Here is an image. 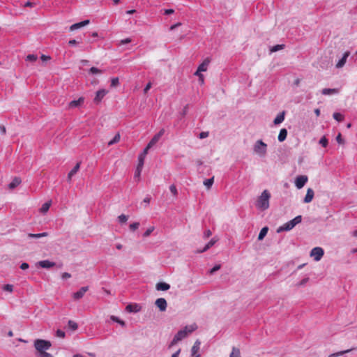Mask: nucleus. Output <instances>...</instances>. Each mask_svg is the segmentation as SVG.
Instances as JSON below:
<instances>
[{"label":"nucleus","instance_id":"3c124183","mask_svg":"<svg viewBox=\"0 0 357 357\" xmlns=\"http://www.w3.org/2000/svg\"><path fill=\"white\" fill-rule=\"evenodd\" d=\"M211 234H212V233H211V230L207 229V230H206V231L204 232V234H203V237H204V238H209V237L211 236Z\"/></svg>","mask_w":357,"mask_h":357},{"label":"nucleus","instance_id":"37998d69","mask_svg":"<svg viewBox=\"0 0 357 357\" xmlns=\"http://www.w3.org/2000/svg\"><path fill=\"white\" fill-rule=\"evenodd\" d=\"M145 157H146V156H143V155H141V154L139 155V158H138L139 162H138L137 167H143Z\"/></svg>","mask_w":357,"mask_h":357},{"label":"nucleus","instance_id":"473e14b6","mask_svg":"<svg viewBox=\"0 0 357 357\" xmlns=\"http://www.w3.org/2000/svg\"><path fill=\"white\" fill-rule=\"evenodd\" d=\"M350 351H351V349H347L345 351H339L337 353H334V354L329 355L328 357H338V356H342L346 353L349 352Z\"/></svg>","mask_w":357,"mask_h":357},{"label":"nucleus","instance_id":"864d4df0","mask_svg":"<svg viewBox=\"0 0 357 357\" xmlns=\"http://www.w3.org/2000/svg\"><path fill=\"white\" fill-rule=\"evenodd\" d=\"M195 75L198 76L199 83L201 84H204V75L201 73H199L198 75Z\"/></svg>","mask_w":357,"mask_h":357},{"label":"nucleus","instance_id":"de8ad7c7","mask_svg":"<svg viewBox=\"0 0 357 357\" xmlns=\"http://www.w3.org/2000/svg\"><path fill=\"white\" fill-rule=\"evenodd\" d=\"M3 289L6 291L12 292L13 290V286L12 284H5L3 287Z\"/></svg>","mask_w":357,"mask_h":357},{"label":"nucleus","instance_id":"052dcab7","mask_svg":"<svg viewBox=\"0 0 357 357\" xmlns=\"http://www.w3.org/2000/svg\"><path fill=\"white\" fill-rule=\"evenodd\" d=\"M220 268V265H216L210 271V273L212 274V273H215V271H218Z\"/></svg>","mask_w":357,"mask_h":357},{"label":"nucleus","instance_id":"a18cd8bd","mask_svg":"<svg viewBox=\"0 0 357 357\" xmlns=\"http://www.w3.org/2000/svg\"><path fill=\"white\" fill-rule=\"evenodd\" d=\"M328 139H326V137L325 136H324L323 137L321 138V139L319 140V144L323 146V147H326L327 145H328Z\"/></svg>","mask_w":357,"mask_h":357},{"label":"nucleus","instance_id":"aec40b11","mask_svg":"<svg viewBox=\"0 0 357 357\" xmlns=\"http://www.w3.org/2000/svg\"><path fill=\"white\" fill-rule=\"evenodd\" d=\"M38 264L42 268H50L55 266L54 262H52L49 260L40 261Z\"/></svg>","mask_w":357,"mask_h":357},{"label":"nucleus","instance_id":"c9c22d12","mask_svg":"<svg viewBox=\"0 0 357 357\" xmlns=\"http://www.w3.org/2000/svg\"><path fill=\"white\" fill-rule=\"evenodd\" d=\"M155 227L153 226H151L149 227L146 231L144 233L143 237L146 238L151 235V234L154 231Z\"/></svg>","mask_w":357,"mask_h":357},{"label":"nucleus","instance_id":"4468645a","mask_svg":"<svg viewBox=\"0 0 357 357\" xmlns=\"http://www.w3.org/2000/svg\"><path fill=\"white\" fill-rule=\"evenodd\" d=\"M88 287H82L79 291L73 294V298L75 300H79L82 298L84 296V294L88 291Z\"/></svg>","mask_w":357,"mask_h":357},{"label":"nucleus","instance_id":"0e129e2a","mask_svg":"<svg viewBox=\"0 0 357 357\" xmlns=\"http://www.w3.org/2000/svg\"><path fill=\"white\" fill-rule=\"evenodd\" d=\"M174 13V10L173 9H165L164 10L165 15H170V14H173Z\"/></svg>","mask_w":357,"mask_h":357},{"label":"nucleus","instance_id":"5701e85b","mask_svg":"<svg viewBox=\"0 0 357 357\" xmlns=\"http://www.w3.org/2000/svg\"><path fill=\"white\" fill-rule=\"evenodd\" d=\"M287 136V130L285 128L280 130L278 139L280 142H283L286 139Z\"/></svg>","mask_w":357,"mask_h":357},{"label":"nucleus","instance_id":"9d476101","mask_svg":"<svg viewBox=\"0 0 357 357\" xmlns=\"http://www.w3.org/2000/svg\"><path fill=\"white\" fill-rule=\"evenodd\" d=\"M84 102V98L80 97L77 100H72L68 103V108L73 109L80 107Z\"/></svg>","mask_w":357,"mask_h":357},{"label":"nucleus","instance_id":"58836bf2","mask_svg":"<svg viewBox=\"0 0 357 357\" xmlns=\"http://www.w3.org/2000/svg\"><path fill=\"white\" fill-rule=\"evenodd\" d=\"M37 59H38V57H37L36 55H35V54H29L26 57V61L33 62V61H36L37 60Z\"/></svg>","mask_w":357,"mask_h":357},{"label":"nucleus","instance_id":"393cba45","mask_svg":"<svg viewBox=\"0 0 357 357\" xmlns=\"http://www.w3.org/2000/svg\"><path fill=\"white\" fill-rule=\"evenodd\" d=\"M50 206H51V201L44 203L40 209V212L43 213H45L46 212L48 211Z\"/></svg>","mask_w":357,"mask_h":357},{"label":"nucleus","instance_id":"ea45409f","mask_svg":"<svg viewBox=\"0 0 357 357\" xmlns=\"http://www.w3.org/2000/svg\"><path fill=\"white\" fill-rule=\"evenodd\" d=\"M119 77H113L111 79V86L112 87H116V86H119Z\"/></svg>","mask_w":357,"mask_h":357},{"label":"nucleus","instance_id":"6ab92c4d","mask_svg":"<svg viewBox=\"0 0 357 357\" xmlns=\"http://www.w3.org/2000/svg\"><path fill=\"white\" fill-rule=\"evenodd\" d=\"M218 241V238L216 237H213L211 239V241L205 245L204 249L199 250L198 252L202 253L206 250H208L210 248H211L214 244Z\"/></svg>","mask_w":357,"mask_h":357},{"label":"nucleus","instance_id":"c756f323","mask_svg":"<svg viewBox=\"0 0 357 357\" xmlns=\"http://www.w3.org/2000/svg\"><path fill=\"white\" fill-rule=\"evenodd\" d=\"M126 310L128 312H137L139 310V307L137 305H128L126 306Z\"/></svg>","mask_w":357,"mask_h":357},{"label":"nucleus","instance_id":"338daca9","mask_svg":"<svg viewBox=\"0 0 357 357\" xmlns=\"http://www.w3.org/2000/svg\"><path fill=\"white\" fill-rule=\"evenodd\" d=\"M29 268V264L27 263H22L20 266V268L22 270H26Z\"/></svg>","mask_w":357,"mask_h":357},{"label":"nucleus","instance_id":"9b49d317","mask_svg":"<svg viewBox=\"0 0 357 357\" xmlns=\"http://www.w3.org/2000/svg\"><path fill=\"white\" fill-rule=\"evenodd\" d=\"M349 55H350V52H349V51L345 52L343 54V56L336 63L335 67L337 68H342L346 63L347 59Z\"/></svg>","mask_w":357,"mask_h":357},{"label":"nucleus","instance_id":"f8f14e48","mask_svg":"<svg viewBox=\"0 0 357 357\" xmlns=\"http://www.w3.org/2000/svg\"><path fill=\"white\" fill-rule=\"evenodd\" d=\"M155 305L159 308V310L162 312L165 311L167 308V301L163 298H158L155 301Z\"/></svg>","mask_w":357,"mask_h":357},{"label":"nucleus","instance_id":"7c9ffc66","mask_svg":"<svg viewBox=\"0 0 357 357\" xmlns=\"http://www.w3.org/2000/svg\"><path fill=\"white\" fill-rule=\"evenodd\" d=\"M284 119V113L282 112V114H278L276 118L274 119V123L275 124H279L282 123Z\"/></svg>","mask_w":357,"mask_h":357},{"label":"nucleus","instance_id":"412c9836","mask_svg":"<svg viewBox=\"0 0 357 357\" xmlns=\"http://www.w3.org/2000/svg\"><path fill=\"white\" fill-rule=\"evenodd\" d=\"M170 285L165 282H158L156 284V289L158 291H167L169 289Z\"/></svg>","mask_w":357,"mask_h":357},{"label":"nucleus","instance_id":"ddd939ff","mask_svg":"<svg viewBox=\"0 0 357 357\" xmlns=\"http://www.w3.org/2000/svg\"><path fill=\"white\" fill-rule=\"evenodd\" d=\"M164 133H165V130L162 128L159 131L158 133L155 135L153 136V137L151 139V141L149 142V146H154L159 141V139L164 135Z\"/></svg>","mask_w":357,"mask_h":357},{"label":"nucleus","instance_id":"6e6d98bb","mask_svg":"<svg viewBox=\"0 0 357 357\" xmlns=\"http://www.w3.org/2000/svg\"><path fill=\"white\" fill-rule=\"evenodd\" d=\"M152 146H149V143L147 144L146 148L144 149V151L141 153L143 156H146L148 153V151L151 148Z\"/></svg>","mask_w":357,"mask_h":357},{"label":"nucleus","instance_id":"c03bdc74","mask_svg":"<svg viewBox=\"0 0 357 357\" xmlns=\"http://www.w3.org/2000/svg\"><path fill=\"white\" fill-rule=\"evenodd\" d=\"M111 319L113 320L115 322H117L119 323V324H121L122 326H125L126 324H125V321L119 319L118 317H115V316H112L111 317Z\"/></svg>","mask_w":357,"mask_h":357},{"label":"nucleus","instance_id":"e433bc0d","mask_svg":"<svg viewBox=\"0 0 357 357\" xmlns=\"http://www.w3.org/2000/svg\"><path fill=\"white\" fill-rule=\"evenodd\" d=\"M68 324L69 328L70 329H72L73 331H75L78 327L77 324L71 320L68 321Z\"/></svg>","mask_w":357,"mask_h":357},{"label":"nucleus","instance_id":"72a5a7b5","mask_svg":"<svg viewBox=\"0 0 357 357\" xmlns=\"http://www.w3.org/2000/svg\"><path fill=\"white\" fill-rule=\"evenodd\" d=\"M119 222L121 224L126 223L128 220V216L124 214H121L118 217Z\"/></svg>","mask_w":357,"mask_h":357},{"label":"nucleus","instance_id":"39448f33","mask_svg":"<svg viewBox=\"0 0 357 357\" xmlns=\"http://www.w3.org/2000/svg\"><path fill=\"white\" fill-rule=\"evenodd\" d=\"M51 342L50 341L38 339L34 342V347L36 349L40 354L45 351L51 347Z\"/></svg>","mask_w":357,"mask_h":357},{"label":"nucleus","instance_id":"e2e57ef3","mask_svg":"<svg viewBox=\"0 0 357 357\" xmlns=\"http://www.w3.org/2000/svg\"><path fill=\"white\" fill-rule=\"evenodd\" d=\"M40 355L41 357H53L52 354H50L46 351L40 353Z\"/></svg>","mask_w":357,"mask_h":357},{"label":"nucleus","instance_id":"774afa93","mask_svg":"<svg viewBox=\"0 0 357 357\" xmlns=\"http://www.w3.org/2000/svg\"><path fill=\"white\" fill-rule=\"evenodd\" d=\"M181 353V349H178L174 354H172V357H179Z\"/></svg>","mask_w":357,"mask_h":357},{"label":"nucleus","instance_id":"bf43d9fd","mask_svg":"<svg viewBox=\"0 0 357 357\" xmlns=\"http://www.w3.org/2000/svg\"><path fill=\"white\" fill-rule=\"evenodd\" d=\"M151 82H149L146 86H145V88L144 89V93H146L148 92V91L151 88Z\"/></svg>","mask_w":357,"mask_h":357},{"label":"nucleus","instance_id":"09e8293b","mask_svg":"<svg viewBox=\"0 0 357 357\" xmlns=\"http://www.w3.org/2000/svg\"><path fill=\"white\" fill-rule=\"evenodd\" d=\"M142 168L143 167H137L135 172V178H137L138 179L139 178Z\"/></svg>","mask_w":357,"mask_h":357},{"label":"nucleus","instance_id":"8fccbe9b","mask_svg":"<svg viewBox=\"0 0 357 357\" xmlns=\"http://www.w3.org/2000/svg\"><path fill=\"white\" fill-rule=\"evenodd\" d=\"M130 42H131V39L129 38H127L120 40L119 45H126V44L130 43Z\"/></svg>","mask_w":357,"mask_h":357},{"label":"nucleus","instance_id":"f257e3e1","mask_svg":"<svg viewBox=\"0 0 357 357\" xmlns=\"http://www.w3.org/2000/svg\"><path fill=\"white\" fill-rule=\"evenodd\" d=\"M196 324H192L190 326H187L185 327L183 330L179 331L174 337L172 341L169 345V347L171 348L174 344H177L179 341L185 338L189 333H191L197 329Z\"/></svg>","mask_w":357,"mask_h":357},{"label":"nucleus","instance_id":"f704fd0d","mask_svg":"<svg viewBox=\"0 0 357 357\" xmlns=\"http://www.w3.org/2000/svg\"><path fill=\"white\" fill-rule=\"evenodd\" d=\"M284 48V45H283V44L282 45H276L271 48V52H275L278 50H283Z\"/></svg>","mask_w":357,"mask_h":357},{"label":"nucleus","instance_id":"4be33fe9","mask_svg":"<svg viewBox=\"0 0 357 357\" xmlns=\"http://www.w3.org/2000/svg\"><path fill=\"white\" fill-rule=\"evenodd\" d=\"M21 178L19 177H15L12 182L8 185V188L11 190L14 189L21 183Z\"/></svg>","mask_w":357,"mask_h":357},{"label":"nucleus","instance_id":"2eb2a0df","mask_svg":"<svg viewBox=\"0 0 357 357\" xmlns=\"http://www.w3.org/2000/svg\"><path fill=\"white\" fill-rule=\"evenodd\" d=\"M200 344H201V342L199 340H196L195 342L194 343L192 347V349H191V352H192V356L193 357H195V356H199L200 355L199 354V349H200Z\"/></svg>","mask_w":357,"mask_h":357},{"label":"nucleus","instance_id":"20e7f679","mask_svg":"<svg viewBox=\"0 0 357 357\" xmlns=\"http://www.w3.org/2000/svg\"><path fill=\"white\" fill-rule=\"evenodd\" d=\"M302 220L301 215H298L296 218H294L293 220L287 222L282 226L280 227L277 231L282 232L284 231H289L292 229L297 224L300 223Z\"/></svg>","mask_w":357,"mask_h":357},{"label":"nucleus","instance_id":"49530a36","mask_svg":"<svg viewBox=\"0 0 357 357\" xmlns=\"http://www.w3.org/2000/svg\"><path fill=\"white\" fill-rule=\"evenodd\" d=\"M139 227V222H134L130 225V229L132 231L137 230Z\"/></svg>","mask_w":357,"mask_h":357},{"label":"nucleus","instance_id":"5fc2aeb1","mask_svg":"<svg viewBox=\"0 0 357 357\" xmlns=\"http://www.w3.org/2000/svg\"><path fill=\"white\" fill-rule=\"evenodd\" d=\"M336 140L337 142V143L339 144H344V139L342 138V135L340 133H339L337 135V136L336 137Z\"/></svg>","mask_w":357,"mask_h":357},{"label":"nucleus","instance_id":"680f3d73","mask_svg":"<svg viewBox=\"0 0 357 357\" xmlns=\"http://www.w3.org/2000/svg\"><path fill=\"white\" fill-rule=\"evenodd\" d=\"M71 277V275L68 273H63L61 275L62 279L66 280Z\"/></svg>","mask_w":357,"mask_h":357},{"label":"nucleus","instance_id":"a211bd4d","mask_svg":"<svg viewBox=\"0 0 357 357\" xmlns=\"http://www.w3.org/2000/svg\"><path fill=\"white\" fill-rule=\"evenodd\" d=\"M81 162H77L73 169L68 174V181H70L72 177L79 171L80 168Z\"/></svg>","mask_w":357,"mask_h":357},{"label":"nucleus","instance_id":"f03ea898","mask_svg":"<svg viewBox=\"0 0 357 357\" xmlns=\"http://www.w3.org/2000/svg\"><path fill=\"white\" fill-rule=\"evenodd\" d=\"M270 197V192L267 190H264L257 200V208L261 211H264L268 208Z\"/></svg>","mask_w":357,"mask_h":357},{"label":"nucleus","instance_id":"a19ab883","mask_svg":"<svg viewBox=\"0 0 357 357\" xmlns=\"http://www.w3.org/2000/svg\"><path fill=\"white\" fill-rule=\"evenodd\" d=\"M333 118L337 121H342L344 119L343 115L337 112L333 114Z\"/></svg>","mask_w":357,"mask_h":357},{"label":"nucleus","instance_id":"13d9d810","mask_svg":"<svg viewBox=\"0 0 357 357\" xmlns=\"http://www.w3.org/2000/svg\"><path fill=\"white\" fill-rule=\"evenodd\" d=\"M309 280V278H305L304 279H303L298 284V286H302V285H304L305 284H306Z\"/></svg>","mask_w":357,"mask_h":357},{"label":"nucleus","instance_id":"2f4dec72","mask_svg":"<svg viewBox=\"0 0 357 357\" xmlns=\"http://www.w3.org/2000/svg\"><path fill=\"white\" fill-rule=\"evenodd\" d=\"M213 181H214V178L213 177L211 178H208V179H206L204 181V185L208 188L209 189L211 185H213Z\"/></svg>","mask_w":357,"mask_h":357},{"label":"nucleus","instance_id":"0eeeda50","mask_svg":"<svg viewBox=\"0 0 357 357\" xmlns=\"http://www.w3.org/2000/svg\"><path fill=\"white\" fill-rule=\"evenodd\" d=\"M308 178L305 175L298 176L295 180V185L298 189L302 188L307 182Z\"/></svg>","mask_w":357,"mask_h":357},{"label":"nucleus","instance_id":"1a4fd4ad","mask_svg":"<svg viewBox=\"0 0 357 357\" xmlns=\"http://www.w3.org/2000/svg\"><path fill=\"white\" fill-rule=\"evenodd\" d=\"M108 93V91L105 89H100L96 92V96L94 98V102L99 103L102 99L105 97V96Z\"/></svg>","mask_w":357,"mask_h":357},{"label":"nucleus","instance_id":"bb28decb","mask_svg":"<svg viewBox=\"0 0 357 357\" xmlns=\"http://www.w3.org/2000/svg\"><path fill=\"white\" fill-rule=\"evenodd\" d=\"M121 136L119 133H116L114 138L108 142V146H112L114 144L118 143L120 141Z\"/></svg>","mask_w":357,"mask_h":357},{"label":"nucleus","instance_id":"f3484780","mask_svg":"<svg viewBox=\"0 0 357 357\" xmlns=\"http://www.w3.org/2000/svg\"><path fill=\"white\" fill-rule=\"evenodd\" d=\"M314 195V190L312 188H308L307 190V192H306V195H305L303 202L305 203L311 202L313 199Z\"/></svg>","mask_w":357,"mask_h":357},{"label":"nucleus","instance_id":"7ed1b4c3","mask_svg":"<svg viewBox=\"0 0 357 357\" xmlns=\"http://www.w3.org/2000/svg\"><path fill=\"white\" fill-rule=\"evenodd\" d=\"M253 150L259 157H264L267 152V144L261 139L257 140L253 146Z\"/></svg>","mask_w":357,"mask_h":357},{"label":"nucleus","instance_id":"6e6552de","mask_svg":"<svg viewBox=\"0 0 357 357\" xmlns=\"http://www.w3.org/2000/svg\"><path fill=\"white\" fill-rule=\"evenodd\" d=\"M210 63V59L208 58L206 59L199 66L197 71L195 73V75H198L199 73L205 72L207 70L208 66Z\"/></svg>","mask_w":357,"mask_h":357},{"label":"nucleus","instance_id":"c85d7f7f","mask_svg":"<svg viewBox=\"0 0 357 357\" xmlns=\"http://www.w3.org/2000/svg\"><path fill=\"white\" fill-rule=\"evenodd\" d=\"M48 236V233L47 232H43L40 234H29L28 236L30 238H41V237H46Z\"/></svg>","mask_w":357,"mask_h":357},{"label":"nucleus","instance_id":"dca6fc26","mask_svg":"<svg viewBox=\"0 0 357 357\" xmlns=\"http://www.w3.org/2000/svg\"><path fill=\"white\" fill-rule=\"evenodd\" d=\"M90 23V21L89 20H84L79 23H75L70 26V31H73L75 29L82 28L86 25H88Z\"/></svg>","mask_w":357,"mask_h":357},{"label":"nucleus","instance_id":"79ce46f5","mask_svg":"<svg viewBox=\"0 0 357 357\" xmlns=\"http://www.w3.org/2000/svg\"><path fill=\"white\" fill-rule=\"evenodd\" d=\"M89 73L91 74H100L102 73V70H101L96 67H91L89 70Z\"/></svg>","mask_w":357,"mask_h":357},{"label":"nucleus","instance_id":"423d86ee","mask_svg":"<svg viewBox=\"0 0 357 357\" xmlns=\"http://www.w3.org/2000/svg\"><path fill=\"white\" fill-rule=\"evenodd\" d=\"M324 254V250L320 247L314 248L310 252V256L317 261H319Z\"/></svg>","mask_w":357,"mask_h":357},{"label":"nucleus","instance_id":"4c0bfd02","mask_svg":"<svg viewBox=\"0 0 357 357\" xmlns=\"http://www.w3.org/2000/svg\"><path fill=\"white\" fill-rule=\"evenodd\" d=\"M169 190L173 194L174 197H176L178 195V190L176 189V187L174 184H172L169 186Z\"/></svg>","mask_w":357,"mask_h":357},{"label":"nucleus","instance_id":"4d7b16f0","mask_svg":"<svg viewBox=\"0 0 357 357\" xmlns=\"http://www.w3.org/2000/svg\"><path fill=\"white\" fill-rule=\"evenodd\" d=\"M208 136V132H202L200 134H199V138L200 139H204V138H206Z\"/></svg>","mask_w":357,"mask_h":357},{"label":"nucleus","instance_id":"b1692460","mask_svg":"<svg viewBox=\"0 0 357 357\" xmlns=\"http://www.w3.org/2000/svg\"><path fill=\"white\" fill-rule=\"evenodd\" d=\"M323 95H331L338 93L337 89H324L321 91Z\"/></svg>","mask_w":357,"mask_h":357},{"label":"nucleus","instance_id":"cd10ccee","mask_svg":"<svg viewBox=\"0 0 357 357\" xmlns=\"http://www.w3.org/2000/svg\"><path fill=\"white\" fill-rule=\"evenodd\" d=\"M229 357H241L239 349L233 347Z\"/></svg>","mask_w":357,"mask_h":357},{"label":"nucleus","instance_id":"a878e982","mask_svg":"<svg viewBox=\"0 0 357 357\" xmlns=\"http://www.w3.org/2000/svg\"><path fill=\"white\" fill-rule=\"evenodd\" d=\"M268 230V229L267 227H263L259 234L258 240H262L267 234Z\"/></svg>","mask_w":357,"mask_h":357},{"label":"nucleus","instance_id":"603ef678","mask_svg":"<svg viewBox=\"0 0 357 357\" xmlns=\"http://www.w3.org/2000/svg\"><path fill=\"white\" fill-rule=\"evenodd\" d=\"M56 336L61 338H63L65 337V332L59 329L56 331Z\"/></svg>","mask_w":357,"mask_h":357},{"label":"nucleus","instance_id":"69168bd1","mask_svg":"<svg viewBox=\"0 0 357 357\" xmlns=\"http://www.w3.org/2000/svg\"><path fill=\"white\" fill-rule=\"evenodd\" d=\"M181 25V23L178 22V23H176V24H175L172 25V26H170L169 29H170L171 31H172V30L175 29L176 27L180 26Z\"/></svg>","mask_w":357,"mask_h":357}]
</instances>
